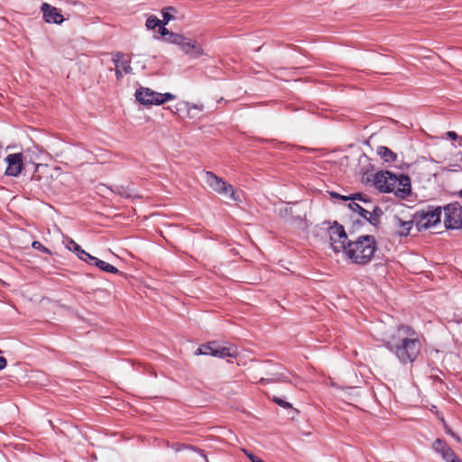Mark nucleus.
Returning a JSON list of instances; mask_svg holds the SVG:
<instances>
[{
	"mask_svg": "<svg viewBox=\"0 0 462 462\" xmlns=\"http://www.w3.org/2000/svg\"><path fill=\"white\" fill-rule=\"evenodd\" d=\"M441 456L447 462H460L459 458L449 447L446 448V451Z\"/></svg>",
	"mask_w": 462,
	"mask_h": 462,
	"instance_id": "obj_21",
	"label": "nucleus"
},
{
	"mask_svg": "<svg viewBox=\"0 0 462 462\" xmlns=\"http://www.w3.org/2000/svg\"><path fill=\"white\" fill-rule=\"evenodd\" d=\"M273 401L278 404L279 406L284 408V409H290L291 408V404L284 400H282L280 397H273Z\"/></svg>",
	"mask_w": 462,
	"mask_h": 462,
	"instance_id": "obj_28",
	"label": "nucleus"
},
{
	"mask_svg": "<svg viewBox=\"0 0 462 462\" xmlns=\"http://www.w3.org/2000/svg\"><path fill=\"white\" fill-rule=\"evenodd\" d=\"M171 448L175 451V452H179L182 449H192L194 451H197L199 452L201 457L205 459L206 462H208V459L207 457V456L203 453V451L201 449H199L197 448H194L192 446H189V445H185V444H182V443H173Z\"/></svg>",
	"mask_w": 462,
	"mask_h": 462,
	"instance_id": "obj_20",
	"label": "nucleus"
},
{
	"mask_svg": "<svg viewBox=\"0 0 462 462\" xmlns=\"http://www.w3.org/2000/svg\"><path fill=\"white\" fill-rule=\"evenodd\" d=\"M377 154L385 162H393L397 158L396 154L386 146H379L377 148Z\"/></svg>",
	"mask_w": 462,
	"mask_h": 462,
	"instance_id": "obj_16",
	"label": "nucleus"
},
{
	"mask_svg": "<svg viewBox=\"0 0 462 462\" xmlns=\"http://www.w3.org/2000/svg\"><path fill=\"white\" fill-rule=\"evenodd\" d=\"M162 24V21L159 20L155 15H150L146 20V27L149 30H153Z\"/></svg>",
	"mask_w": 462,
	"mask_h": 462,
	"instance_id": "obj_22",
	"label": "nucleus"
},
{
	"mask_svg": "<svg viewBox=\"0 0 462 462\" xmlns=\"http://www.w3.org/2000/svg\"><path fill=\"white\" fill-rule=\"evenodd\" d=\"M6 359L3 356H0V370L6 366Z\"/></svg>",
	"mask_w": 462,
	"mask_h": 462,
	"instance_id": "obj_35",
	"label": "nucleus"
},
{
	"mask_svg": "<svg viewBox=\"0 0 462 462\" xmlns=\"http://www.w3.org/2000/svg\"><path fill=\"white\" fill-rule=\"evenodd\" d=\"M91 264L97 266L100 270L106 272V273H119V271L116 267H115L114 265H112L105 261H102L97 257H95V259Z\"/></svg>",
	"mask_w": 462,
	"mask_h": 462,
	"instance_id": "obj_17",
	"label": "nucleus"
},
{
	"mask_svg": "<svg viewBox=\"0 0 462 462\" xmlns=\"http://www.w3.org/2000/svg\"><path fill=\"white\" fill-rule=\"evenodd\" d=\"M374 184L378 190L384 193H390V188H393L394 184L402 186V189H397L401 199L408 198L411 192V179L404 174L396 175L390 171H379L374 176Z\"/></svg>",
	"mask_w": 462,
	"mask_h": 462,
	"instance_id": "obj_3",
	"label": "nucleus"
},
{
	"mask_svg": "<svg viewBox=\"0 0 462 462\" xmlns=\"http://www.w3.org/2000/svg\"><path fill=\"white\" fill-rule=\"evenodd\" d=\"M192 107L195 109H199V110H202V108H203L202 106H197V105H193Z\"/></svg>",
	"mask_w": 462,
	"mask_h": 462,
	"instance_id": "obj_36",
	"label": "nucleus"
},
{
	"mask_svg": "<svg viewBox=\"0 0 462 462\" xmlns=\"http://www.w3.org/2000/svg\"><path fill=\"white\" fill-rule=\"evenodd\" d=\"M330 194H331V196H332V197L339 198V199H343V200H348V199H353V200H354V199H356L357 197H359V196H360L359 194H356V195H355V196H353V197H346V196H341V195H339V194H337V193H336V192H331Z\"/></svg>",
	"mask_w": 462,
	"mask_h": 462,
	"instance_id": "obj_29",
	"label": "nucleus"
},
{
	"mask_svg": "<svg viewBox=\"0 0 462 462\" xmlns=\"http://www.w3.org/2000/svg\"><path fill=\"white\" fill-rule=\"evenodd\" d=\"M448 448V446L439 439H436L433 443L434 450L439 453L440 455H442L446 451V448Z\"/></svg>",
	"mask_w": 462,
	"mask_h": 462,
	"instance_id": "obj_23",
	"label": "nucleus"
},
{
	"mask_svg": "<svg viewBox=\"0 0 462 462\" xmlns=\"http://www.w3.org/2000/svg\"><path fill=\"white\" fill-rule=\"evenodd\" d=\"M444 225L448 229L462 228V207L457 202L444 207Z\"/></svg>",
	"mask_w": 462,
	"mask_h": 462,
	"instance_id": "obj_7",
	"label": "nucleus"
},
{
	"mask_svg": "<svg viewBox=\"0 0 462 462\" xmlns=\"http://www.w3.org/2000/svg\"><path fill=\"white\" fill-rule=\"evenodd\" d=\"M377 250V241L372 235H362L351 239L345 257L352 263L366 265L372 262Z\"/></svg>",
	"mask_w": 462,
	"mask_h": 462,
	"instance_id": "obj_2",
	"label": "nucleus"
},
{
	"mask_svg": "<svg viewBox=\"0 0 462 462\" xmlns=\"http://www.w3.org/2000/svg\"><path fill=\"white\" fill-rule=\"evenodd\" d=\"M32 247L35 248V249H39V250H42L43 252H49L48 249L46 247H44L40 242L38 241H34L32 243Z\"/></svg>",
	"mask_w": 462,
	"mask_h": 462,
	"instance_id": "obj_32",
	"label": "nucleus"
},
{
	"mask_svg": "<svg viewBox=\"0 0 462 462\" xmlns=\"http://www.w3.org/2000/svg\"><path fill=\"white\" fill-rule=\"evenodd\" d=\"M350 209L354 212H357L362 217L367 220L369 223H372V213L365 208H363L359 204L355 201H352L348 204Z\"/></svg>",
	"mask_w": 462,
	"mask_h": 462,
	"instance_id": "obj_18",
	"label": "nucleus"
},
{
	"mask_svg": "<svg viewBox=\"0 0 462 462\" xmlns=\"http://www.w3.org/2000/svg\"><path fill=\"white\" fill-rule=\"evenodd\" d=\"M113 61L116 66V74L117 79L122 78L124 74L131 72L132 69L130 61L125 59V56L122 53H116L113 58Z\"/></svg>",
	"mask_w": 462,
	"mask_h": 462,
	"instance_id": "obj_14",
	"label": "nucleus"
},
{
	"mask_svg": "<svg viewBox=\"0 0 462 462\" xmlns=\"http://www.w3.org/2000/svg\"><path fill=\"white\" fill-rule=\"evenodd\" d=\"M41 11L43 15V20L48 23L60 24L64 21V17L59 10L48 3H42Z\"/></svg>",
	"mask_w": 462,
	"mask_h": 462,
	"instance_id": "obj_11",
	"label": "nucleus"
},
{
	"mask_svg": "<svg viewBox=\"0 0 462 462\" xmlns=\"http://www.w3.org/2000/svg\"><path fill=\"white\" fill-rule=\"evenodd\" d=\"M393 225L400 236H407L413 226V219L411 217L402 218L399 216H394Z\"/></svg>",
	"mask_w": 462,
	"mask_h": 462,
	"instance_id": "obj_13",
	"label": "nucleus"
},
{
	"mask_svg": "<svg viewBox=\"0 0 462 462\" xmlns=\"http://www.w3.org/2000/svg\"><path fill=\"white\" fill-rule=\"evenodd\" d=\"M66 247L69 250V251H72L76 254H78V252H79L80 250V246L73 240L71 239H69L67 241V244H66Z\"/></svg>",
	"mask_w": 462,
	"mask_h": 462,
	"instance_id": "obj_26",
	"label": "nucleus"
},
{
	"mask_svg": "<svg viewBox=\"0 0 462 462\" xmlns=\"http://www.w3.org/2000/svg\"><path fill=\"white\" fill-rule=\"evenodd\" d=\"M281 366L279 365H272L269 362L263 364V370L265 371L266 378L262 377L261 383H277V382H287L288 376L281 372Z\"/></svg>",
	"mask_w": 462,
	"mask_h": 462,
	"instance_id": "obj_10",
	"label": "nucleus"
},
{
	"mask_svg": "<svg viewBox=\"0 0 462 462\" xmlns=\"http://www.w3.org/2000/svg\"><path fill=\"white\" fill-rule=\"evenodd\" d=\"M77 255L79 258L82 261H85L86 263L91 264L95 259V256L90 255L86 251H84L82 248H80L79 252H78Z\"/></svg>",
	"mask_w": 462,
	"mask_h": 462,
	"instance_id": "obj_25",
	"label": "nucleus"
},
{
	"mask_svg": "<svg viewBox=\"0 0 462 462\" xmlns=\"http://www.w3.org/2000/svg\"><path fill=\"white\" fill-rule=\"evenodd\" d=\"M217 344L215 342H210L208 344L202 345L201 346H199L196 350L195 355H197V356L210 355V356H216L215 351L217 350Z\"/></svg>",
	"mask_w": 462,
	"mask_h": 462,
	"instance_id": "obj_19",
	"label": "nucleus"
},
{
	"mask_svg": "<svg viewBox=\"0 0 462 462\" xmlns=\"http://www.w3.org/2000/svg\"><path fill=\"white\" fill-rule=\"evenodd\" d=\"M403 187L401 186V185H397V184H394L393 185V188L391 187V190H390V193H393V195L397 198V199H401V196L398 194L397 192V189H402Z\"/></svg>",
	"mask_w": 462,
	"mask_h": 462,
	"instance_id": "obj_31",
	"label": "nucleus"
},
{
	"mask_svg": "<svg viewBox=\"0 0 462 462\" xmlns=\"http://www.w3.org/2000/svg\"><path fill=\"white\" fill-rule=\"evenodd\" d=\"M159 27V32L162 36H168L171 32L162 24Z\"/></svg>",
	"mask_w": 462,
	"mask_h": 462,
	"instance_id": "obj_33",
	"label": "nucleus"
},
{
	"mask_svg": "<svg viewBox=\"0 0 462 462\" xmlns=\"http://www.w3.org/2000/svg\"><path fill=\"white\" fill-rule=\"evenodd\" d=\"M244 453L247 456V457L251 460V462H263V460L257 457L255 455L248 452L247 450L244 449Z\"/></svg>",
	"mask_w": 462,
	"mask_h": 462,
	"instance_id": "obj_30",
	"label": "nucleus"
},
{
	"mask_svg": "<svg viewBox=\"0 0 462 462\" xmlns=\"http://www.w3.org/2000/svg\"><path fill=\"white\" fill-rule=\"evenodd\" d=\"M460 194H461V196H462V190L460 191Z\"/></svg>",
	"mask_w": 462,
	"mask_h": 462,
	"instance_id": "obj_37",
	"label": "nucleus"
},
{
	"mask_svg": "<svg viewBox=\"0 0 462 462\" xmlns=\"http://www.w3.org/2000/svg\"><path fill=\"white\" fill-rule=\"evenodd\" d=\"M215 353H216L217 357H222V358L227 357V356L233 357L237 355V348L233 346H223L217 345V348L215 351Z\"/></svg>",
	"mask_w": 462,
	"mask_h": 462,
	"instance_id": "obj_15",
	"label": "nucleus"
},
{
	"mask_svg": "<svg viewBox=\"0 0 462 462\" xmlns=\"http://www.w3.org/2000/svg\"><path fill=\"white\" fill-rule=\"evenodd\" d=\"M169 10H173V8L170 7L168 9H164L162 10V17H163V20L162 21V23L164 25L166 23H168L171 20L173 19V15H171L170 13H169Z\"/></svg>",
	"mask_w": 462,
	"mask_h": 462,
	"instance_id": "obj_27",
	"label": "nucleus"
},
{
	"mask_svg": "<svg viewBox=\"0 0 462 462\" xmlns=\"http://www.w3.org/2000/svg\"><path fill=\"white\" fill-rule=\"evenodd\" d=\"M136 100L144 106H160L176 98L171 93H159L149 88H140L135 91Z\"/></svg>",
	"mask_w": 462,
	"mask_h": 462,
	"instance_id": "obj_4",
	"label": "nucleus"
},
{
	"mask_svg": "<svg viewBox=\"0 0 462 462\" xmlns=\"http://www.w3.org/2000/svg\"><path fill=\"white\" fill-rule=\"evenodd\" d=\"M23 156L21 152L8 154L5 159V162L7 163L5 175L17 177L23 169Z\"/></svg>",
	"mask_w": 462,
	"mask_h": 462,
	"instance_id": "obj_9",
	"label": "nucleus"
},
{
	"mask_svg": "<svg viewBox=\"0 0 462 462\" xmlns=\"http://www.w3.org/2000/svg\"><path fill=\"white\" fill-rule=\"evenodd\" d=\"M441 220V208L440 207H428L427 209L422 210L420 214L418 221L419 228L428 229L435 226Z\"/></svg>",
	"mask_w": 462,
	"mask_h": 462,
	"instance_id": "obj_8",
	"label": "nucleus"
},
{
	"mask_svg": "<svg viewBox=\"0 0 462 462\" xmlns=\"http://www.w3.org/2000/svg\"><path fill=\"white\" fill-rule=\"evenodd\" d=\"M383 346L402 364H412L420 354L422 343L419 333L409 326H399L382 339Z\"/></svg>",
	"mask_w": 462,
	"mask_h": 462,
	"instance_id": "obj_1",
	"label": "nucleus"
},
{
	"mask_svg": "<svg viewBox=\"0 0 462 462\" xmlns=\"http://www.w3.org/2000/svg\"><path fill=\"white\" fill-rule=\"evenodd\" d=\"M182 37H183V35H180V34H178L175 32H171L168 35L166 42L180 46V44L181 43V41H182Z\"/></svg>",
	"mask_w": 462,
	"mask_h": 462,
	"instance_id": "obj_24",
	"label": "nucleus"
},
{
	"mask_svg": "<svg viewBox=\"0 0 462 462\" xmlns=\"http://www.w3.org/2000/svg\"><path fill=\"white\" fill-rule=\"evenodd\" d=\"M328 234L330 245L334 252H342L345 254L346 246H348L351 239L348 238L344 226L335 222L334 225L329 227Z\"/></svg>",
	"mask_w": 462,
	"mask_h": 462,
	"instance_id": "obj_6",
	"label": "nucleus"
},
{
	"mask_svg": "<svg viewBox=\"0 0 462 462\" xmlns=\"http://www.w3.org/2000/svg\"><path fill=\"white\" fill-rule=\"evenodd\" d=\"M205 181L215 192L226 196L234 201L240 200L234 187L226 183L222 178H219L215 173L207 171L205 173Z\"/></svg>",
	"mask_w": 462,
	"mask_h": 462,
	"instance_id": "obj_5",
	"label": "nucleus"
},
{
	"mask_svg": "<svg viewBox=\"0 0 462 462\" xmlns=\"http://www.w3.org/2000/svg\"><path fill=\"white\" fill-rule=\"evenodd\" d=\"M180 48L182 51L192 58H198L203 54V50L200 44L197 41L187 38L185 36L182 37Z\"/></svg>",
	"mask_w": 462,
	"mask_h": 462,
	"instance_id": "obj_12",
	"label": "nucleus"
},
{
	"mask_svg": "<svg viewBox=\"0 0 462 462\" xmlns=\"http://www.w3.org/2000/svg\"><path fill=\"white\" fill-rule=\"evenodd\" d=\"M447 136L451 140H456L457 138V134L452 131L448 132Z\"/></svg>",
	"mask_w": 462,
	"mask_h": 462,
	"instance_id": "obj_34",
	"label": "nucleus"
}]
</instances>
